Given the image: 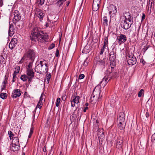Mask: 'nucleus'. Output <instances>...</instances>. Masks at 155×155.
<instances>
[{"label": "nucleus", "mask_w": 155, "mask_h": 155, "mask_svg": "<svg viewBox=\"0 0 155 155\" xmlns=\"http://www.w3.org/2000/svg\"><path fill=\"white\" fill-rule=\"evenodd\" d=\"M30 38L33 42L38 41L42 43H45L48 41V37L46 33H45L40 28L35 26L33 28L31 31Z\"/></svg>", "instance_id": "1"}, {"label": "nucleus", "mask_w": 155, "mask_h": 155, "mask_svg": "<svg viewBox=\"0 0 155 155\" xmlns=\"http://www.w3.org/2000/svg\"><path fill=\"white\" fill-rule=\"evenodd\" d=\"M114 70V67L108 66L107 69L105 72V76L103 79L102 81L101 82V84L102 83L104 84L105 86L107 83L108 79L109 78L108 81L110 80L112 78H115L116 77V72H113Z\"/></svg>", "instance_id": "2"}, {"label": "nucleus", "mask_w": 155, "mask_h": 155, "mask_svg": "<svg viewBox=\"0 0 155 155\" xmlns=\"http://www.w3.org/2000/svg\"><path fill=\"white\" fill-rule=\"evenodd\" d=\"M36 57V54L35 51L31 48L26 50L24 56V57L30 60L29 63H31L32 64Z\"/></svg>", "instance_id": "3"}, {"label": "nucleus", "mask_w": 155, "mask_h": 155, "mask_svg": "<svg viewBox=\"0 0 155 155\" xmlns=\"http://www.w3.org/2000/svg\"><path fill=\"white\" fill-rule=\"evenodd\" d=\"M101 93L100 90L97 89L95 88L93 90L91 97V101L92 104H95L97 100L100 98V95Z\"/></svg>", "instance_id": "4"}, {"label": "nucleus", "mask_w": 155, "mask_h": 155, "mask_svg": "<svg viewBox=\"0 0 155 155\" xmlns=\"http://www.w3.org/2000/svg\"><path fill=\"white\" fill-rule=\"evenodd\" d=\"M117 49L116 48L114 47L109 54V60L110 61V65L113 67L115 65V61L116 59V54Z\"/></svg>", "instance_id": "5"}, {"label": "nucleus", "mask_w": 155, "mask_h": 155, "mask_svg": "<svg viewBox=\"0 0 155 155\" xmlns=\"http://www.w3.org/2000/svg\"><path fill=\"white\" fill-rule=\"evenodd\" d=\"M48 68L47 69L46 67L41 66L38 65L36 66L35 68V72L41 74L46 73L48 72Z\"/></svg>", "instance_id": "6"}, {"label": "nucleus", "mask_w": 155, "mask_h": 155, "mask_svg": "<svg viewBox=\"0 0 155 155\" xmlns=\"http://www.w3.org/2000/svg\"><path fill=\"white\" fill-rule=\"evenodd\" d=\"M32 63H29V64L26 68V75L28 77H34V73L32 68Z\"/></svg>", "instance_id": "7"}, {"label": "nucleus", "mask_w": 155, "mask_h": 155, "mask_svg": "<svg viewBox=\"0 0 155 155\" xmlns=\"http://www.w3.org/2000/svg\"><path fill=\"white\" fill-rule=\"evenodd\" d=\"M117 40L120 45L124 43L127 40L126 36L122 34H120L119 36H117Z\"/></svg>", "instance_id": "8"}, {"label": "nucleus", "mask_w": 155, "mask_h": 155, "mask_svg": "<svg viewBox=\"0 0 155 155\" xmlns=\"http://www.w3.org/2000/svg\"><path fill=\"white\" fill-rule=\"evenodd\" d=\"M123 138L121 136H119L117 138L116 147L119 149L122 148L123 146Z\"/></svg>", "instance_id": "9"}, {"label": "nucleus", "mask_w": 155, "mask_h": 155, "mask_svg": "<svg viewBox=\"0 0 155 155\" xmlns=\"http://www.w3.org/2000/svg\"><path fill=\"white\" fill-rule=\"evenodd\" d=\"M133 21L132 20V23L130 25L127 22L126 20H124L121 21L120 25L125 30H127L130 28L133 24Z\"/></svg>", "instance_id": "10"}, {"label": "nucleus", "mask_w": 155, "mask_h": 155, "mask_svg": "<svg viewBox=\"0 0 155 155\" xmlns=\"http://www.w3.org/2000/svg\"><path fill=\"white\" fill-rule=\"evenodd\" d=\"M100 2L101 0H94L92 5L93 11H96L99 9Z\"/></svg>", "instance_id": "11"}, {"label": "nucleus", "mask_w": 155, "mask_h": 155, "mask_svg": "<svg viewBox=\"0 0 155 155\" xmlns=\"http://www.w3.org/2000/svg\"><path fill=\"white\" fill-rule=\"evenodd\" d=\"M17 43V40L16 38H13L9 43V47L11 49H13L16 46Z\"/></svg>", "instance_id": "12"}, {"label": "nucleus", "mask_w": 155, "mask_h": 155, "mask_svg": "<svg viewBox=\"0 0 155 155\" xmlns=\"http://www.w3.org/2000/svg\"><path fill=\"white\" fill-rule=\"evenodd\" d=\"M21 93V91L19 89H16L14 90L12 97L13 98H16L20 96Z\"/></svg>", "instance_id": "13"}, {"label": "nucleus", "mask_w": 155, "mask_h": 155, "mask_svg": "<svg viewBox=\"0 0 155 155\" xmlns=\"http://www.w3.org/2000/svg\"><path fill=\"white\" fill-rule=\"evenodd\" d=\"M125 114L124 112H120L117 118L118 122H125Z\"/></svg>", "instance_id": "14"}, {"label": "nucleus", "mask_w": 155, "mask_h": 155, "mask_svg": "<svg viewBox=\"0 0 155 155\" xmlns=\"http://www.w3.org/2000/svg\"><path fill=\"white\" fill-rule=\"evenodd\" d=\"M109 7V14H110L111 13L114 15L117 12L116 6L113 5H110Z\"/></svg>", "instance_id": "15"}, {"label": "nucleus", "mask_w": 155, "mask_h": 155, "mask_svg": "<svg viewBox=\"0 0 155 155\" xmlns=\"http://www.w3.org/2000/svg\"><path fill=\"white\" fill-rule=\"evenodd\" d=\"M20 144H17L12 143L11 145L10 148L14 151H18L20 149Z\"/></svg>", "instance_id": "16"}, {"label": "nucleus", "mask_w": 155, "mask_h": 155, "mask_svg": "<svg viewBox=\"0 0 155 155\" xmlns=\"http://www.w3.org/2000/svg\"><path fill=\"white\" fill-rule=\"evenodd\" d=\"M137 60L136 57L135 56L132 58L128 59L127 62L130 65H133L136 63Z\"/></svg>", "instance_id": "17"}, {"label": "nucleus", "mask_w": 155, "mask_h": 155, "mask_svg": "<svg viewBox=\"0 0 155 155\" xmlns=\"http://www.w3.org/2000/svg\"><path fill=\"white\" fill-rule=\"evenodd\" d=\"M98 138L100 142H102L103 140L104 139V132L102 131H99L97 133Z\"/></svg>", "instance_id": "18"}, {"label": "nucleus", "mask_w": 155, "mask_h": 155, "mask_svg": "<svg viewBox=\"0 0 155 155\" xmlns=\"http://www.w3.org/2000/svg\"><path fill=\"white\" fill-rule=\"evenodd\" d=\"M14 19L15 21H19L21 19L20 14L17 10H15L14 12Z\"/></svg>", "instance_id": "19"}, {"label": "nucleus", "mask_w": 155, "mask_h": 155, "mask_svg": "<svg viewBox=\"0 0 155 155\" xmlns=\"http://www.w3.org/2000/svg\"><path fill=\"white\" fill-rule=\"evenodd\" d=\"M105 64V61L103 60H100L99 61H96V63L94 64V65H95L96 66H100L101 67H103Z\"/></svg>", "instance_id": "20"}, {"label": "nucleus", "mask_w": 155, "mask_h": 155, "mask_svg": "<svg viewBox=\"0 0 155 155\" xmlns=\"http://www.w3.org/2000/svg\"><path fill=\"white\" fill-rule=\"evenodd\" d=\"M15 33L14 28L12 24L9 25L8 34L10 36H12Z\"/></svg>", "instance_id": "21"}, {"label": "nucleus", "mask_w": 155, "mask_h": 155, "mask_svg": "<svg viewBox=\"0 0 155 155\" xmlns=\"http://www.w3.org/2000/svg\"><path fill=\"white\" fill-rule=\"evenodd\" d=\"M80 97L79 96H76L74 94L71 97V99L76 104H78L79 102Z\"/></svg>", "instance_id": "22"}, {"label": "nucleus", "mask_w": 155, "mask_h": 155, "mask_svg": "<svg viewBox=\"0 0 155 155\" xmlns=\"http://www.w3.org/2000/svg\"><path fill=\"white\" fill-rule=\"evenodd\" d=\"M42 103H41V102H39L37 105L36 107L35 108V109L34 111L33 112V113L34 114V115H33V117H34V120H33V122L34 121V119L35 118V112H36V110L37 109V108H39V109H40L42 107Z\"/></svg>", "instance_id": "23"}, {"label": "nucleus", "mask_w": 155, "mask_h": 155, "mask_svg": "<svg viewBox=\"0 0 155 155\" xmlns=\"http://www.w3.org/2000/svg\"><path fill=\"white\" fill-rule=\"evenodd\" d=\"M38 65L42 66H46V68L48 67L47 63L46 60L43 59L41 60L39 62V64Z\"/></svg>", "instance_id": "24"}, {"label": "nucleus", "mask_w": 155, "mask_h": 155, "mask_svg": "<svg viewBox=\"0 0 155 155\" xmlns=\"http://www.w3.org/2000/svg\"><path fill=\"white\" fill-rule=\"evenodd\" d=\"M13 23L14 24L16 25L19 28H21L24 24L23 22L22 21H14Z\"/></svg>", "instance_id": "25"}, {"label": "nucleus", "mask_w": 155, "mask_h": 155, "mask_svg": "<svg viewBox=\"0 0 155 155\" xmlns=\"http://www.w3.org/2000/svg\"><path fill=\"white\" fill-rule=\"evenodd\" d=\"M38 17L39 18L40 21H42L43 20V18L45 16V13L42 11H38Z\"/></svg>", "instance_id": "26"}, {"label": "nucleus", "mask_w": 155, "mask_h": 155, "mask_svg": "<svg viewBox=\"0 0 155 155\" xmlns=\"http://www.w3.org/2000/svg\"><path fill=\"white\" fill-rule=\"evenodd\" d=\"M118 127L120 130H123L125 128V123L124 122H118Z\"/></svg>", "instance_id": "27"}, {"label": "nucleus", "mask_w": 155, "mask_h": 155, "mask_svg": "<svg viewBox=\"0 0 155 155\" xmlns=\"http://www.w3.org/2000/svg\"><path fill=\"white\" fill-rule=\"evenodd\" d=\"M103 24L104 26H107L108 25V20L107 16H104L103 18Z\"/></svg>", "instance_id": "28"}, {"label": "nucleus", "mask_w": 155, "mask_h": 155, "mask_svg": "<svg viewBox=\"0 0 155 155\" xmlns=\"http://www.w3.org/2000/svg\"><path fill=\"white\" fill-rule=\"evenodd\" d=\"M108 38L107 37H106L104 38V45L102 47H103V48H105L106 47H108Z\"/></svg>", "instance_id": "29"}, {"label": "nucleus", "mask_w": 155, "mask_h": 155, "mask_svg": "<svg viewBox=\"0 0 155 155\" xmlns=\"http://www.w3.org/2000/svg\"><path fill=\"white\" fill-rule=\"evenodd\" d=\"M12 143L17 144H19V139L18 137H14L12 141Z\"/></svg>", "instance_id": "30"}, {"label": "nucleus", "mask_w": 155, "mask_h": 155, "mask_svg": "<svg viewBox=\"0 0 155 155\" xmlns=\"http://www.w3.org/2000/svg\"><path fill=\"white\" fill-rule=\"evenodd\" d=\"M28 78V77L26 75L24 74L21 75L20 79L23 81H27Z\"/></svg>", "instance_id": "31"}, {"label": "nucleus", "mask_w": 155, "mask_h": 155, "mask_svg": "<svg viewBox=\"0 0 155 155\" xmlns=\"http://www.w3.org/2000/svg\"><path fill=\"white\" fill-rule=\"evenodd\" d=\"M64 2V1H63V0H58L56 3V5L60 7L63 4Z\"/></svg>", "instance_id": "32"}, {"label": "nucleus", "mask_w": 155, "mask_h": 155, "mask_svg": "<svg viewBox=\"0 0 155 155\" xmlns=\"http://www.w3.org/2000/svg\"><path fill=\"white\" fill-rule=\"evenodd\" d=\"M135 57L134 54L131 52H129L127 55V58L128 59H130Z\"/></svg>", "instance_id": "33"}, {"label": "nucleus", "mask_w": 155, "mask_h": 155, "mask_svg": "<svg viewBox=\"0 0 155 155\" xmlns=\"http://www.w3.org/2000/svg\"><path fill=\"white\" fill-rule=\"evenodd\" d=\"M7 94L5 93H2L0 94V97L3 99H6L7 97Z\"/></svg>", "instance_id": "34"}, {"label": "nucleus", "mask_w": 155, "mask_h": 155, "mask_svg": "<svg viewBox=\"0 0 155 155\" xmlns=\"http://www.w3.org/2000/svg\"><path fill=\"white\" fill-rule=\"evenodd\" d=\"M0 63L1 64H4L5 63V58L2 55H1L0 57Z\"/></svg>", "instance_id": "35"}, {"label": "nucleus", "mask_w": 155, "mask_h": 155, "mask_svg": "<svg viewBox=\"0 0 155 155\" xmlns=\"http://www.w3.org/2000/svg\"><path fill=\"white\" fill-rule=\"evenodd\" d=\"M144 93V91L143 89H141L138 94V96L139 97H141L142 95H143Z\"/></svg>", "instance_id": "36"}, {"label": "nucleus", "mask_w": 155, "mask_h": 155, "mask_svg": "<svg viewBox=\"0 0 155 155\" xmlns=\"http://www.w3.org/2000/svg\"><path fill=\"white\" fill-rule=\"evenodd\" d=\"M36 1L38 4L42 5L44 4L45 0H36Z\"/></svg>", "instance_id": "37"}, {"label": "nucleus", "mask_w": 155, "mask_h": 155, "mask_svg": "<svg viewBox=\"0 0 155 155\" xmlns=\"http://www.w3.org/2000/svg\"><path fill=\"white\" fill-rule=\"evenodd\" d=\"M61 99L60 98L58 97L56 100V106L58 107L59 106L60 103V102Z\"/></svg>", "instance_id": "38"}, {"label": "nucleus", "mask_w": 155, "mask_h": 155, "mask_svg": "<svg viewBox=\"0 0 155 155\" xmlns=\"http://www.w3.org/2000/svg\"><path fill=\"white\" fill-rule=\"evenodd\" d=\"M32 125H33V124H32V125L31 126L30 133H29V134H30V135L32 134H33V131H34V127Z\"/></svg>", "instance_id": "39"}, {"label": "nucleus", "mask_w": 155, "mask_h": 155, "mask_svg": "<svg viewBox=\"0 0 155 155\" xmlns=\"http://www.w3.org/2000/svg\"><path fill=\"white\" fill-rule=\"evenodd\" d=\"M87 58L84 61V62L83 64V65L85 67H86L87 66L88 64V63L87 61Z\"/></svg>", "instance_id": "40"}, {"label": "nucleus", "mask_w": 155, "mask_h": 155, "mask_svg": "<svg viewBox=\"0 0 155 155\" xmlns=\"http://www.w3.org/2000/svg\"><path fill=\"white\" fill-rule=\"evenodd\" d=\"M55 46V45L54 43H52L50 45V46L48 47L49 49H52L54 48Z\"/></svg>", "instance_id": "41"}, {"label": "nucleus", "mask_w": 155, "mask_h": 155, "mask_svg": "<svg viewBox=\"0 0 155 155\" xmlns=\"http://www.w3.org/2000/svg\"><path fill=\"white\" fill-rule=\"evenodd\" d=\"M51 77V74L50 73H48L46 75L47 79H50Z\"/></svg>", "instance_id": "42"}, {"label": "nucleus", "mask_w": 155, "mask_h": 155, "mask_svg": "<svg viewBox=\"0 0 155 155\" xmlns=\"http://www.w3.org/2000/svg\"><path fill=\"white\" fill-rule=\"evenodd\" d=\"M84 77V75L83 74H81L79 76V79H83Z\"/></svg>", "instance_id": "43"}, {"label": "nucleus", "mask_w": 155, "mask_h": 155, "mask_svg": "<svg viewBox=\"0 0 155 155\" xmlns=\"http://www.w3.org/2000/svg\"><path fill=\"white\" fill-rule=\"evenodd\" d=\"M15 69L16 70L15 71H18V72L19 73L20 69V67L19 66H16L15 68Z\"/></svg>", "instance_id": "44"}, {"label": "nucleus", "mask_w": 155, "mask_h": 155, "mask_svg": "<svg viewBox=\"0 0 155 155\" xmlns=\"http://www.w3.org/2000/svg\"><path fill=\"white\" fill-rule=\"evenodd\" d=\"M151 140L152 141H153L155 140V133L152 136Z\"/></svg>", "instance_id": "45"}, {"label": "nucleus", "mask_w": 155, "mask_h": 155, "mask_svg": "<svg viewBox=\"0 0 155 155\" xmlns=\"http://www.w3.org/2000/svg\"><path fill=\"white\" fill-rule=\"evenodd\" d=\"M59 55V51L58 49H57L56 51L55 56L56 57H58Z\"/></svg>", "instance_id": "46"}, {"label": "nucleus", "mask_w": 155, "mask_h": 155, "mask_svg": "<svg viewBox=\"0 0 155 155\" xmlns=\"http://www.w3.org/2000/svg\"><path fill=\"white\" fill-rule=\"evenodd\" d=\"M71 106L72 107H74L75 106V104H76L74 102H73V101H72L71 99Z\"/></svg>", "instance_id": "47"}, {"label": "nucleus", "mask_w": 155, "mask_h": 155, "mask_svg": "<svg viewBox=\"0 0 155 155\" xmlns=\"http://www.w3.org/2000/svg\"><path fill=\"white\" fill-rule=\"evenodd\" d=\"M129 17L128 18H126L125 20H128L129 22L132 21L131 20V16H130V15H129Z\"/></svg>", "instance_id": "48"}, {"label": "nucleus", "mask_w": 155, "mask_h": 155, "mask_svg": "<svg viewBox=\"0 0 155 155\" xmlns=\"http://www.w3.org/2000/svg\"><path fill=\"white\" fill-rule=\"evenodd\" d=\"M8 134L9 136H13L14 135L13 134L12 132L11 131H9Z\"/></svg>", "instance_id": "49"}, {"label": "nucleus", "mask_w": 155, "mask_h": 155, "mask_svg": "<svg viewBox=\"0 0 155 155\" xmlns=\"http://www.w3.org/2000/svg\"><path fill=\"white\" fill-rule=\"evenodd\" d=\"M25 58V57H24L22 58L21 59L19 62L18 64H21L24 61V59Z\"/></svg>", "instance_id": "50"}, {"label": "nucleus", "mask_w": 155, "mask_h": 155, "mask_svg": "<svg viewBox=\"0 0 155 155\" xmlns=\"http://www.w3.org/2000/svg\"><path fill=\"white\" fill-rule=\"evenodd\" d=\"M5 87H6V85L2 84L1 86V91H2L3 90H4Z\"/></svg>", "instance_id": "51"}, {"label": "nucleus", "mask_w": 155, "mask_h": 155, "mask_svg": "<svg viewBox=\"0 0 155 155\" xmlns=\"http://www.w3.org/2000/svg\"><path fill=\"white\" fill-rule=\"evenodd\" d=\"M105 48H103V47H102V48H101V51L100 52V54H103V52L104 51V49Z\"/></svg>", "instance_id": "52"}, {"label": "nucleus", "mask_w": 155, "mask_h": 155, "mask_svg": "<svg viewBox=\"0 0 155 155\" xmlns=\"http://www.w3.org/2000/svg\"><path fill=\"white\" fill-rule=\"evenodd\" d=\"M105 48H103V47H102V48H101V51L100 52V54H103V52L104 51V49Z\"/></svg>", "instance_id": "53"}, {"label": "nucleus", "mask_w": 155, "mask_h": 155, "mask_svg": "<svg viewBox=\"0 0 155 155\" xmlns=\"http://www.w3.org/2000/svg\"><path fill=\"white\" fill-rule=\"evenodd\" d=\"M43 100V95L42 94L41 95L40 97V100L39 101V102H41V103H42V101Z\"/></svg>", "instance_id": "54"}, {"label": "nucleus", "mask_w": 155, "mask_h": 155, "mask_svg": "<svg viewBox=\"0 0 155 155\" xmlns=\"http://www.w3.org/2000/svg\"><path fill=\"white\" fill-rule=\"evenodd\" d=\"M34 78H32V77H28V81L31 82L32 81V79H33Z\"/></svg>", "instance_id": "55"}, {"label": "nucleus", "mask_w": 155, "mask_h": 155, "mask_svg": "<svg viewBox=\"0 0 155 155\" xmlns=\"http://www.w3.org/2000/svg\"><path fill=\"white\" fill-rule=\"evenodd\" d=\"M19 73L18 72V71H14V73L13 74V76L14 75L15 76H16V75L18 74Z\"/></svg>", "instance_id": "56"}, {"label": "nucleus", "mask_w": 155, "mask_h": 155, "mask_svg": "<svg viewBox=\"0 0 155 155\" xmlns=\"http://www.w3.org/2000/svg\"><path fill=\"white\" fill-rule=\"evenodd\" d=\"M24 96H26L27 97H30V95L27 92H25L24 94Z\"/></svg>", "instance_id": "57"}, {"label": "nucleus", "mask_w": 155, "mask_h": 155, "mask_svg": "<svg viewBox=\"0 0 155 155\" xmlns=\"http://www.w3.org/2000/svg\"><path fill=\"white\" fill-rule=\"evenodd\" d=\"M16 76H14V75L13 76V79H12V81L13 82H14L16 79Z\"/></svg>", "instance_id": "58"}, {"label": "nucleus", "mask_w": 155, "mask_h": 155, "mask_svg": "<svg viewBox=\"0 0 155 155\" xmlns=\"http://www.w3.org/2000/svg\"><path fill=\"white\" fill-rule=\"evenodd\" d=\"M3 5V0H0V7H2Z\"/></svg>", "instance_id": "59"}, {"label": "nucleus", "mask_w": 155, "mask_h": 155, "mask_svg": "<svg viewBox=\"0 0 155 155\" xmlns=\"http://www.w3.org/2000/svg\"><path fill=\"white\" fill-rule=\"evenodd\" d=\"M145 15L143 13V14L142 16V20H143L145 19Z\"/></svg>", "instance_id": "60"}, {"label": "nucleus", "mask_w": 155, "mask_h": 155, "mask_svg": "<svg viewBox=\"0 0 155 155\" xmlns=\"http://www.w3.org/2000/svg\"><path fill=\"white\" fill-rule=\"evenodd\" d=\"M43 151L44 152H46L47 151L46 146H45L43 149Z\"/></svg>", "instance_id": "61"}, {"label": "nucleus", "mask_w": 155, "mask_h": 155, "mask_svg": "<svg viewBox=\"0 0 155 155\" xmlns=\"http://www.w3.org/2000/svg\"><path fill=\"white\" fill-rule=\"evenodd\" d=\"M7 81H5L4 80V81H3L2 82V84L3 85H5L7 84Z\"/></svg>", "instance_id": "62"}, {"label": "nucleus", "mask_w": 155, "mask_h": 155, "mask_svg": "<svg viewBox=\"0 0 155 155\" xmlns=\"http://www.w3.org/2000/svg\"><path fill=\"white\" fill-rule=\"evenodd\" d=\"M88 109V107H86L83 110V111L84 112H86L87 110Z\"/></svg>", "instance_id": "63"}, {"label": "nucleus", "mask_w": 155, "mask_h": 155, "mask_svg": "<svg viewBox=\"0 0 155 155\" xmlns=\"http://www.w3.org/2000/svg\"><path fill=\"white\" fill-rule=\"evenodd\" d=\"M8 79V77H7L6 76V75H5V79H4V80L5 81H7Z\"/></svg>", "instance_id": "64"}]
</instances>
